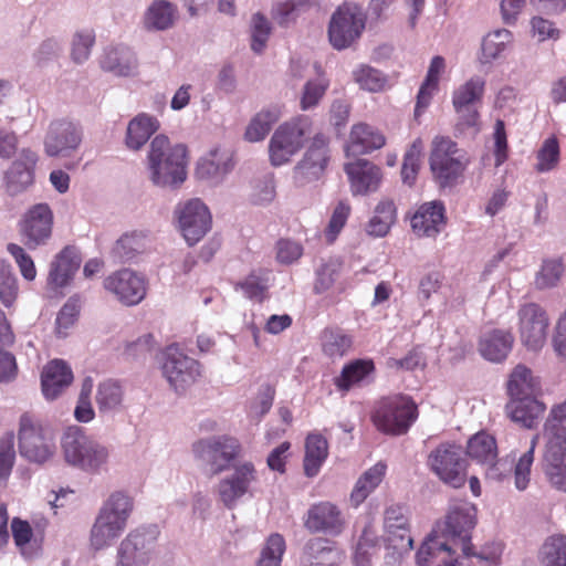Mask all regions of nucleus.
<instances>
[{
    "label": "nucleus",
    "instance_id": "40",
    "mask_svg": "<svg viewBox=\"0 0 566 566\" xmlns=\"http://www.w3.org/2000/svg\"><path fill=\"white\" fill-rule=\"evenodd\" d=\"M467 454L481 464L495 460L497 457L495 438L484 431L478 432L468 441Z\"/></svg>",
    "mask_w": 566,
    "mask_h": 566
},
{
    "label": "nucleus",
    "instance_id": "4",
    "mask_svg": "<svg viewBox=\"0 0 566 566\" xmlns=\"http://www.w3.org/2000/svg\"><path fill=\"white\" fill-rule=\"evenodd\" d=\"M418 416V406L410 396L395 394L375 402L370 420L376 429L385 434L402 436L408 432Z\"/></svg>",
    "mask_w": 566,
    "mask_h": 566
},
{
    "label": "nucleus",
    "instance_id": "60",
    "mask_svg": "<svg viewBox=\"0 0 566 566\" xmlns=\"http://www.w3.org/2000/svg\"><path fill=\"white\" fill-rule=\"evenodd\" d=\"M14 460V434L7 432L0 438V483L9 478Z\"/></svg>",
    "mask_w": 566,
    "mask_h": 566
},
{
    "label": "nucleus",
    "instance_id": "23",
    "mask_svg": "<svg viewBox=\"0 0 566 566\" xmlns=\"http://www.w3.org/2000/svg\"><path fill=\"white\" fill-rule=\"evenodd\" d=\"M353 196L376 192L382 181L380 167L367 159H357L344 166Z\"/></svg>",
    "mask_w": 566,
    "mask_h": 566
},
{
    "label": "nucleus",
    "instance_id": "15",
    "mask_svg": "<svg viewBox=\"0 0 566 566\" xmlns=\"http://www.w3.org/2000/svg\"><path fill=\"white\" fill-rule=\"evenodd\" d=\"M365 29V18L357 7L343 4L333 13L329 27V42L336 50L350 46Z\"/></svg>",
    "mask_w": 566,
    "mask_h": 566
},
{
    "label": "nucleus",
    "instance_id": "44",
    "mask_svg": "<svg viewBox=\"0 0 566 566\" xmlns=\"http://www.w3.org/2000/svg\"><path fill=\"white\" fill-rule=\"evenodd\" d=\"M380 538L377 535L376 528L371 522L367 523L358 538L354 553V562L356 566H368L370 557L378 548Z\"/></svg>",
    "mask_w": 566,
    "mask_h": 566
},
{
    "label": "nucleus",
    "instance_id": "11",
    "mask_svg": "<svg viewBox=\"0 0 566 566\" xmlns=\"http://www.w3.org/2000/svg\"><path fill=\"white\" fill-rule=\"evenodd\" d=\"M516 328L521 344L530 352H539L546 344L551 319L539 304L530 302L517 310Z\"/></svg>",
    "mask_w": 566,
    "mask_h": 566
},
{
    "label": "nucleus",
    "instance_id": "8",
    "mask_svg": "<svg viewBox=\"0 0 566 566\" xmlns=\"http://www.w3.org/2000/svg\"><path fill=\"white\" fill-rule=\"evenodd\" d=\"M65 461L88 472H97L108 459V450L91 440L80 427H69L62 440Z\"/></svg>",
    "mask_w": 566,
    "mask_h": 566
},
{
    "label": "nucleus",
    "instance_id": "29",
    "mask_svg": "<svg viewBox=\"0 0 566 566\" xmlns=\"http://www.w3.org/2000/svg\"><path fill=\"white\" fill-rule=\"evenodd\" d=\"M545 410V403L538 400L537 396L510 398L505 406L509 418L527 429H533L538 424Z\"/></svg>",
    "mask_w": 566,
    "mask_h": 566
},
{
    "label": "nucleus",
    "instance_id": "22",
    "mask_svg": "<svg viewBox=\"0 0 566 566\" xmlns=\"http://www.w3.org/2000/svg\"><path fill=\"white\" fill-rule=\"evenodd\" d=\"M346 526V520L340 509L329 502L321 501L311 505L304 517V527L311 533H325L338 536Z\"/></svg>",
    "mask_w": 566,
    "mask_h": 566
},
{
    "label": "nucleus",
    "instance_id": "10",
    "mask_svg": "<svg viewBox=\"0 0 566 566\" xmlns=\"http://www.w3.org/2000/svg\"><path fill=\"white\" fill-rule=\"evenodd\" d=\"M192 452L211 475H217L228 470L231 462L240 455L241 444L237 438L218 436L196 441Z\"/></svg>",
    "mask_w": 566,
    "mask_h": 566
},
{
    "label": "nucleus",
    "instance_id": "26",
    "mask_svg": "<svg viewBox=\"0 0 566 566\" xmlns=\"http://www.w3.org/2000/svg\"><path fill=\"white\" fill-rule=\"evenodd\" d=\"M444 206L432 201L421 205L411 218V228L419 238H436L446 227Z\"/></svg>",
    "mask_w": 566,
    "mask_h": 566
},
{
    "label": "nucleus",
    "instance_id": "55",
    "mask_svg": "<svg viewBox=\"0 0 566 566\" xmlns=\"http://www.w3.org/2000/svg\"><path fill=\"white\" fill-rule=\"evenodd\" d=\"M123 389L117 381L104 380L97 387L96 403L99 411H108L120 406Z\"/></svg>",
    "mask_w": 566,
    "mask_h": 566
},
{
    "label": "nucleus",
    "instance_id": "54",
    "mask_svg": "<svg viewBox=\"0 0 566 566\" xmlns=\"http://www.w3.org/2000/svg\"><path fill=\"white\" fill-rule=\"evenodd\" d=\"M423 144L420 138L413 140L403 156L401 167V178L405 184L411 186L415 184L421 164Z\"/></svg>",
    "mask_w": 566,
    "mask_h": 566
},
{
    "label": "nucleus",
    "instance_id": "13",
    "mask_svg": "<svg viewBox=\"0 0 566 566\" xmlns=\"http://www.w3.org/2000/svg\"><path fill=\"white\" fill-rule=\"evenodd\" d=\"M329 161V138L318 133L313 137L302 159L293 169L294 184L304 187L318 181L324 177Z\"/></svg>",
    "mask_w": 566,
    "mask_h": 566
},
{
    "label": "nucleus",
    "instance_id": "46",
    "mask_svg": "<svg viewBox=\"0 0 566 566\" xmlns=\"http://www.w3.org/2000/svg\"><path fill=\"white\" fill-rule=\"evenodd\" d=\"M440 553H448L449 556L455 553L452 549V546L443 541L438 532L432 531L431 534L427 537L423 544L416 553V564L418 566H427L434 558L438 557Z\"/></svg>",
    "mask_w": 566,
    "mask_h": 566
},
{
    "label": "nucleus",
    "instance_id": "12",
    "mask_svg": "<svg viewBox=\"0 0 566 566\" xmlns=\"http://www.w3.org/2000/svg\"><path fill=\"white\" fill-rule=\"evenodd\" d=\"M430 469L446 484L461 488L467 481L468 462L462 448L454 443H441L431 451L428 458Z\"/></svg>",
    "mask_w": 566,
    "mask_h": 566
},
{
    "label": "nucleus",
    "instance_id": "21",
    "mask_svg": "<svg viewBox=\"0 0 566 566\" xmlns=\"http://www.w3.org/2000/svg\"><path fill=\"white\" fill-rule=\"evenodd\" d=\"M163 374L176 391H182L200 376V365L177 348L169 347L165 354Z\"/></svg>",
    "mask_w": 566,
    "mask_h": 566
},
{
    "label": "nucleus",
    "instance_id": "39",
    "mask_svg": "<svg viewBox=\"0 0 566 566\" xmlns=\"http://www.w3.org/2000/svg\"><path fill=\"white\" fill-rule=\"evenodd\" d=\"M281 112L277 107L264 108L250 120L244 137L248 142L263 140L272 126L279 120Z\"/></svg>",
    "mask_w": 566,
    "mask_h": 566
},
{
    "label": "nucleus",
    "instance_id": "24",
    "mask_svg": "<svg viewBox=\"0 0 566 566\" xmlns=\"http://www.w3.org/2000/svg\"><path fill=\"white\" fill-rule=\"evenodd\" d=\"M104 286L126 305H136L146 295L144 277L127 269L109 275L105 280Z\"/></svg>",
    "mask_w": 566,
    "mask_h": 566
},
{
    "label": "nucleus",
    "instance_id": "27",
    "mask_svg": "<svg viewBox=\"0 0 566 566\" xmlns=\"http://www.w3.org/2000/svg\"><path fill=\"white\" fill-rule=\"evenodd\" d=\"M73 373L66 361L53 359L41 373V389L48 400L56 399L73 381Z\"/></svg>",
    "mask_w": 566,
    "mask_h": 566
},
{
    "label": "nucleus",
    "instance_id": "61",
    "mask_svg": "<svg viewBox=\"0 0 566 566\" xmlns=\"http://www.w3.org/2000/svg\"><path fill=\"white\" fill-rule=\"evenodd\" d=\"M94 43L95 33L93 30H82L76 32L72 41L71 56L73 61L76 63L86 61L91 54Z\"/></svg>",
    "mask_w": 566,
    "mask_h": 566
},
{
    "label": "nucleus",
    "instance_id": "57",
    "mask_svg": "<svg viewBox=\"0 0 566 566\" xmlns=\"http://www.w3.org/2000/svg\"><path fill=\"white\" fill-rule=\"evenodd\" d=\"M145 237L139 233L124 234L113 248L114 254L123 261L133 259L137 253L145 250Z\"/></svg>",
    "mask_w": 566,
    "mask_h": 566
},
{
    "label": "nucleus",
    "instance_id": "7",
    "mask_svg": "<svg viewBox=\"0 0 566 566\" xmlns=\"http://www.w3.org/2000/svg\"><path fill=\"white\" fill-rule=\"evenodd\" d=\"M430 169L441 187L453 186L463 175L469 160L450 137L437 136L430 151Z\"/></svg>",
    "mask_w": 566,
    "mask_h": 566
},
{
    "label": "nucleus",
    "instance_id": "50",
    "mask_svg": "<svg viewBox=\"0 0 566 566\" xmlns=\"http://www.w3.org/2000/svg\"><path fill=\"white\" fill-rule=\"evenodd\" d=\"M354 81L368 92H381L387 87V77L377 69L361 64L353 72Z\"/></svg>",
    "mask_w": 566,
    "mask_h": 566
},
{
    "label": "nucleus",
    "instance_id": "48",
    "mask_svg": "<svg viewBox=\"0 0 566 566\" xmlns=\"http://www.w3.org/2000/svg\"><path fill=\"white\" fill-rule=\"evenodd\" d=\"M11 532L14 544L20 553L27 558L32 557L39 547L35 545V541H33V531L29 522L14 517L11 521Z\"/></svg>",
    "mask_w": 566,
    "mask_h": 566
},
{
    "label": "nucleus",
    "instance_id": "51",
    "mask_svg": "<svg viewBox=\"0 0 566 566\" xmlns=\"http://www.w3.org/2000/svg\"><path fill=\"white\" fill-rule=\"evenodd\" d=\"M285 549L286 543L284 537L279 533L271 534L261 549L260 558L255 566H281Z\"/></svg>",
    "mask_w": 566,
    "mask_h": 566
},
{
    "label": "nucleus",
    "instance_id": "42",
    "mask_svg": "<svg viewBox=\"0 0 566 566\" xmlns=\"http://www.w3.org/2000/svg\"><path fill=\"white\" fill-rule=\"evenodd\" d=\"M176 7L167 0H155L145 15V23L156 30H166L174 24Z\"/></svg>",
    "mask_w": 566,
    "mask_h": 566
},
{
    "label": "nucleus",
    "instance_id": "47",
    "mask_svg": "<svg viewBox=\"0 0 566 566\" xmlns=\"http://www.w3.org/2000/svg\"><path fill=\"white\" fill-rule=\"evenodd\" d=\"M538 441V434H535L530 443L528 449L520 455L517 459L514 469H513V478L514 485L518 491H524L527 489L531 482V472L532 465L534 462L535 449Z\"/></svg>",
    "mask_w": 566,
    "mask_h": 566
},
{
    "label": "nucleus",
    "instance_id": "62",
    "mask_svg": "<svg viewBox=\"0 0 566 566\" xmlns=\"http://www.w3.org/2000/svg\"><path fill=\"white\" fill-rule=\"evenodd\" d=\"M350 206L345 201H339L335 207L328 226L325 229V238L328 243H333L342 229L345 227L350 214Z\"/></svg>",
    "mask_w": 566,
    "mask_h": 566
},
{
    "label": "nucleus",
    "instance_id": "32",
    "mask_svg": "<svg viewBox=\"0 0 566 566\" xmlns=\"http://www.w3.org/2000/svg\"><path fill=\"white\" fill-rule=\"evenodd\" d=\"M541 391V381L533 375L531 368L523 364L516 365L506 382V392L509 398L524 396H537Z\"/></svg>",
    "mask_w": 566,
    "mask_h": 566
},
{
    "label": "nucleus",
    "instance_id": "9",
    "mask_svg": "<svg viewBox=\"0 0 566 566\" xmlns=\"http://www.w3.org/2000/svg\"><path fill=\"white\" fill-rule=\"evenodd\" d=\"M310 130L307 117L300 116L281 124L269 143L270 163L275 167L287 164L303 148Z\"/></svg>",
    "mask_w": 566,
    "mask_h": 566
},
{
    "label": "nucleus",
    "instance_id": "33",
    "mask_svg": "<svg viewBox=\"0 0 566 566\" xmlns=\"http://www.w3.org/2000/svg\"><path fill=\"white\" fill-rule=\"evenodd\" d=\"M38 156L30 149H23L19 159L12 163L7 172V181L12 191H19L33 182V170Z\"/></svg>",
    "mask_w": 566,
    "mask_h": 566
},
{
    "label": "nucleus",
    "instance_id": "1",
    "mask_svg": "<svg viewBox=\"0 0 566 566\" xmlns=\"http://www.w3.org/2000/svg\"><path fill=\"white\" fill-rule=\"evenodd\" d=\"M543 439L542 471L553 488L566 492V399L551 407Z\"/></svg>",
    "mask_w": 566,
    "mask_h": 566
},
{
    "label": "nucleus",
    "instance_id": "25",
    "mask_svg": "<svg viewBox=\"0 0 566 566\" xmlns=\"http://www.w3.org/2000/svg\"><path fill=\"white\" fill-rule=\"evenodd\" d=\"M256 480V471L251 462L235 467L234 472L219 482L218 494L226 507L232 509Z\"/></svg>",
    "mask_w": 566,
    "mask_h": 566
},
{
    "label": "nucleus",
    "instance_id": "41",
    "mask_svg": "<svg viewBox=\"0 0 566 566\" xmlns=\"http://www.w3.org/2000/svg\"><path fill=\"white\" fill-rule=\"evenodd\" d=\"M375 366L371 360L357 359L343 367L334 384L340 391H348L355 384L361 381L366 376L374 371Z\"/></svg>",
    "mask_w": 566,
    "mask_h": 566
},
{
    "label": "nucleus",
    "instance_id": "45",
    "mask_svg": "<svg viewBox=\"0 0 566 566\" xmlns=\"http://www.w3.org/2000/svg\"><path fill=\"white\" fill-rule=\"evenodd\" d=\"M542 566H566V535L546 538L539 551Z\"/></svg>",
    "mask_w": 566,
    "mask_h": 566
},
{
    "label": "nucleus",
    "instance_id": "20",
    "mask_svg": "<svg viewBox=\"0 0 566 566\" xmlns=\"http://www.w3.org/2000/svg\"><path fill=\"white\" fill-rule=\"evenodd\" d=\"M178 221L184 238L193 245L210 230L211 214L201 200L191 199L179 207Z\"/></svg>",
    "mask_w": 566,
    "mask_h": 566
},
{
    "label": "nucleus",
    "instance_id": "5",
    "mask_svg": "<svg viewBox=\"0 0 566 566\" xmlns=\"http://www.w3.org/2000/svg\"><path fill=\"white\" fill-rule=\"evenodd\" d=\"M133 511V500L123 492H114L103 504L91 530V544L95 549L109 546L125 531Z\"/></svg>",
    "mask_w": 566,
    "mask_h": 566
},
{
    "label": "nucleus",
    "instance_id": "56",
    "mask_svg": "<svg viewBox=\"0 0 566 566\" xmlns=\"http://www.w3.org/2000/svg\"><path fill=\"white\" fill-rule=\"evenodd\" d=\"M559 143L555 136L544 140L536 154L535 169L538 172H547L555 169L559 163Z\"/></svg>",
    "mask_w": 566,
    "mask_h": 566
},
{
    "label": "nucleus",
    "instance_id": "52",
    "mask_svg": "<svg viewBox=\"0 0 566 566\" xmlns=\"http://www.w3.org/2000/svg\"><path fill=\"white\" fill-rule=\"evenodd\" d=\"M511 41L512 33L506 29L490 32L482 41V61L490 62L496 59Z\"/></svg>",
    "mask_w": 566,
    "mask_h": 566
},
{
    "label": "nucleus",
    "instance_id": "58",
    "mask_svg": "<svg viewBox=\"0 0 566 566\" xmlns=\"http://www.w3.org/2000/svg\"><path fill=\"white\" fill-rule=\"evenodd\" d=\"M342 272V262L338 260L331 259L316 272V280L314 284V291L317 294L327 292L336 281L339 279Z\"/></svg>",
    "mask_w": 566,
    "mask_h": 566
},
{
    "label": "nucleus",
    "instance_id": "36",
    "mask_svg": "<svg viewBox=\"0 0 566 566\" xmlns=\"http://www.w3.org/2000/svg\"><path fill=\"white\" fill-rule=\"evenodd\" d=\"M387 467L382 462L376 463L363 473L350 493V503L358 507L373 493L385 478Z\"/></svg>",
    "mask_w": 566,
    "mask_h": 566
},
{
    "label": "nucleus",
    "instance_id": "16",
    "mask_svg": "<svg viewBox=\"0 0 566 566\" xmlns=\"http://www.w3.org/2000/svg\"><path fill=\"white\" fill-rule=\"evenodd\" d=\"M158 534L156 528L130 532L120 543L117 566H147L156 555Z\"/></svg>",
    "mask_w": 566,
    "mask_h": 566
},
{
    "label": "nucleus",
    "instance_id": "35",
    "mask_svg": "<svg viewBox=\"0 0 566 566\" xmlns=\"http://www.w3.org/2000/svg\"><path fill=\"white\" fill-rule=\"evenodd\" d=\"M159 128L157 118L147 114H139L134 117L128 126L126 133V145L129 149H140Z\"/></svg>",
    "mask_w": 566,
    "mask_h": 566
},
{
    "label": "nucleus",
    "instance_id": "3",
    "mask_svg": "<svg viewBox=\"0 0 566 566\" xmlns=\"http://www.w3.org/2000/svg\"><path fill=\"white\" fill-rule=\"evenodd\" d=\"M150 180L159 187H178L187 178V148L170 145L168 137L157 135L148 153Z\"/></svg>",
    "mask_w": 566,
    "mask_h": 566
},
{
    "label": "nucleus",
    "instance_id": "38",
    "mask_svg": "<svg viewBox=\"0 0 566 566\" xmlns=\"http://www.w3.org/2000/svg\"><path fill=\"white\" fill-rule=\"evenodd\" d=\"M232 168L233 161L231 156L214 149L198 161L196 176L199 179H217L223 177Z\"/></svg>",
    "mask_w": 566,
    "mask_h": 566
},
{
    "label": "nucleus",
    "instance_id": "64",
    "mask_svg": "<svg viewBox=\"0 0 566 566\" xmlns=\"http://www.w3.org/2000/svg\"><path fill=\"white\" fill-rule=\"evenodd\" d=\"M328 87V82L324 80L308 81L303 90L301 97V108L306 111L318 104Z\"/></svg>",
    "mask_w": 566,
    "mask_h": 566
},
{
    "label": "nucleus",
    "instance_id": "6",
    "mask_svg": "<svg viewBox=\"0 0 566 566\" xmlns=\"http://www.w3.org/2000/svg\"><path fill=\"white\" fill-rule=\"evenodd\" d=\"M18 442L21 457L31 462L44 463L55 452L53 431L30 412L19 419Z\"/></svg>",
    "mask_w": 566,
    "mask_h": 566
},
{
    "label": "nucleus",
    "instance_id": "2",
    "mask_svg": "<svg viewBox=\"0 0 566 566\" xmlns=\"http://www.w3.org/2000/svg\"><path fill=\"white\" fill-rule=\"evenodd\" d=\"M475 526V509L469 503H462L451 507L442 523H438L434 532L448 542L455 552L458 548L463 557L475 556L481 566H496L500 556L495 553L490 555L475 554L471 544V531Z\"/></svg>",
    "mask_w": 566,
    "mask_h": 566
},
{
    "label": "nucleus",
    "instance_id": "28",
    "mask_svg": "<svg viewBox=\"0 0 566 566\" xmlns=\"http://www.w3.org/2000/svg\"><path fill=\"white\" fill-rule=\"evenodd\" d=\"M342 558L343 552L334 541L314 537L303 548L301 566H336Z\"/></svg>",
    "mask_w": 566,
    "mask_h": 566
},
{
    "label": "nucleus",
    "instance_id": "63",
    "mask_svg": "<svg viewBox=\"0 0 566 566\" xmlns=\"http://www.w3.org/2000/svg\"><path fill=\"white\" fill-rule=\"evenodd\" d=\"M234 289L241 290L251 300L262 302L268 289L266 280L252 272L244 280L235 283Z\"/></svg>",
    "mask_w": 566,
    "mask_h": 566
},
{
    "label": "nucleus",
    "instance_id": "37",
    "mask_svg": "<svg viewBox=\"0 0 566 566\" xmlns=\"http://www.w3.org/2000/svg\"><path fill=\"white\" fill-rule=\"evenodd\" d=\"M328 455L327 440L318 433L308 434L305 441L304 473L308 478L318 474Z\"/></svg>",
    "mask_w": 566,
    "mask_h": 566
},
{
    "label": "nucleus",
    "instance_id": "17",
    "mask_svg": "<svg viewBox=\"0 0 566 566\" xmlns=\"http://www.w3.org/2000/svg\"><path fill=\"white\" fill-rule=\"evenodd\" d=\"M83 132L74 122L66 118L50 123L44 138V151L49 157H69L82 143Z\"/></svg>",
    "mask_w": 566,
    "mask_h": 566
},
{
    "label": "nucleus",
    "instance_id": "31",
    "mask_svg": "<svg viewBox=\"0 0 566 566\" xmlns=\"http://www.w3.org/2000/svg\"><path fill=\"white\" fill-rule=\"evenodd\" d=\"M513 343L514 337L511 332L493 329L482 336L479 350L485 359L500 363L506 359L512 350Z\"/></svg>",
    "mask_w": 566,
    "mask_h": 566
},
{
    "label": "nucleus",
    "instance_id": "59",
    "mask_svg": "<svg viewBox=\"0 0 566 566\" xmlns=\"http://www.w3.org/2000/svg\"><path fill=\"white\" fill-rule=\"evenodd\" d=\"M564 265L560 260H545L537 272L535 283L538 289H549L555 286L564 274Z\"/></svg>",
    "mask_w": 566,
    "mask_h": 566
},
{
    "label": "nucleus",
    "instance_id": "34",
    "mask_svg": "<svg viewBox=\"0 0 566 566\" xmlns=\"http://www.w3.org/2000/svg\"><path fill=\"white\" fill-rule=\"evenodd\" d=\"M80 259L70 247L64 248L51 264L49 284L54 287H63L71 281L80 268Z\"/></svg>",
    "mask_w": 566,
    "mask_h": 566
},
{
    "label": "nucleus",
    "instance_id": "19",
    "mask_svg": "<svg viewBox=\"0 0 566 566\" xmlns=\"http://www.w3.org/2000/svg\"><path fill=\"white\" fill-rule=\"evenodd\" d=\"M53 213L46 203L33 206L20 223L22 242L29 249L44 244L52 233Z\"/></svg>",
    "mask_w": 566,
    "mask_h": 566
},
{
    "label": "nucleus",
    "instance_id": "30",
    "mask_svg": "<svg viewBox=\"0 0 566 566\" xmlns=\"http://www.w3.org/2000/svg\"><path fill=\"white\" fill-rule=\"evenodd\" d=\"M385 144L386 137L381 132L369 124L358 123L350 129L347 150L359 155L369 154L380 149Z\"/></svg>",
    "mask_w": 566,
    "mask_h": 566
},
{
    "label": "nucleus",
    "instance_id": "18",
    "mask_svg": "<svg viewBox=\"0 0 566 566\" xmlns=\"http://www.w3.org/2000/svg\"><path fill=\"white\" fill-rule=\"evenodd\" d=\"M484 90L485 81L473 76L453 92L452 104L458 115V126L469 128L479 125L480 114L475 105L481 102Z\"/></svg>",
    "mask_w": 566,
    "mask_h": 566
},
{
    "label": "nucleus",
    "instance_id": "14",
    "mask_svg": "<svg viewBox=\"0 0 566 566\" xmlns=\"http://www.w3.org/2000/svg\"><path fill=\"white\" fill-rule=\"evenodd\" d=\"M381 542L392 557H401L412 549L410 523L402 506L394 504L384 511Z\"/></svg>",
    "mask_w": 566,
    "mask_h": 566
},
{
    "label": "nucleus",
    "instance_id": "43",
    "mask_svg": "<svg viewBox=\"0 0 566 566\" xmlns=\"http://www.w3.org/2000/svg\"><path fill=\"white\" fill-rule=\"evenodd\" d=\"M396 220V207L391 200H381L375 208V212L368 222V233L375 237H384Z\"/></svg>",
    "mask_w": 566,
    "mask_h": 566
},
{
    "label": "nucleus",
    "instance_id": "49",
    "mask_svg": "<svg viewBox=\"0 0 566 566\" xmlns=\"http://www.w3.org/2000/svg\"><path fill=\"white\" fill-rule=\"evenodd\" d=\"M352 345V336L339 328H326L323 332V350L329 357L344 356Z\"/></svg>",
    "mask_w": 566,
    "mask_h": 566
},
{
    "label": "nucleus",
    "instance_id": "53",
    "mask_svg": "<svg viewBox=\"0 0 566 566\" xmlns=\"http://www.w3.org/2000/svg\"><path fill=\"white\" fill-rule=\"evenodd\" d=\"M19 285L18 280L12 272L11 265L0 260V302L4 307L13 306L18 298Z\"/></svg>",
    "mask_w": 566,
    "mask_h": 566
}]
</instances>
